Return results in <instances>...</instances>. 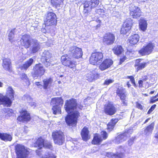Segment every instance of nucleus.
I'll use <instances>...</instances> for the list:
<instances>
[{"label": "nucleus", "mask_w": 158, "mask_h": 158, "mask_svg": "<svg viewBox=\"0 0 158 158\" xmlns=\"http://www.w3.org/2000/svg\"><path fill=\"white\" fill-rule=\"evenodd\" d=\"M83 108L81 104H78L77 100L71 98L65 101L64 108L68 114L65 118V121L69 127H76L81 116L79 110H81Z\"/></svg>", "instance_id": "obj_1"}, {"label": "nucleus", "mask_w": 158, "mask_h": 158, "mask_svg": "<svg viewBox=\"0 0 158 158\" xmlns=\"http://www.w3.org/2000/svg\"><path fill=\"white\" fill-rule=\"evenodd\" d=\"M83 52L82 49L76 46L70 47L68 54L63 55L60 57V62L64 66L73 71L76 70L77 62L72 59L71 56L78 59L82 57Z\"/></svg>", "instance_id": "obj_2"}, {"label": "nucleus", "mask_w": 158, "mask_h": 158, "mask_svg": "<svg viewBox=\"0 0 158 158\" xmlns=\"http://www.w3.org/2000/svg\"><path fill=\"white\" fill-rule=\"evenodd\" d=\"M15 91L11 86H9L6 90V94L3 95L0 93V105L10 107L11 105L12 101L14 100Z\"/></svg>", "instance_id": "obj_3"}, {"label": "nucleus", "mask_w": 158, "mask_h": 158, "mask_svg": "<svg viewBox=\"0 0 158 158\" xmlns=\"http://www.w3.org/2000/svg\"><path fill=\"white\" fill-rule=\"evenodd\" d=\"M34 144V147L38 148L39 150H41L43 148L50 151H52L53 149L52 142L45 139L42 136H40L36 139Z\"/></svg>", "instance_id": "obj_4"}, {"label": "nucleus", "mask_w": 158, "mask_h": 158, "mask_svg": "<svg viewBox=\"0 0 158 158\" xmlns=\"http://www.w3.org/2000/svg\"><path fill=\"white\" fill-rule=\"evenodd\" d=\"M56 14L52 11H48L44 18V24L45 27H56L57 23Z\"/></svg>", "instance_id": "obj_5"}, {"label": "nucleus", "mask_w": 158, "mask_h": 158, "mask_svg": "<svg viewBox=\"0 0 158 158\" xmlns=\"http://www.w3.org/2000/svg\"><path fill=\"white\" fill-rule=\"evenodd\" d=\"M29 150V149L20 144H17L15 147L17 158H28V156L30 153Z\"/></svg>", "instance_id": "obj_6"}, {"label": "nucleus", "mask_w": 158, "mask_h": 158, "mask_svg": "<svg viewBox=\"0 0 158 158\" xmlns=\"http://www.w3.org/2000/svg\"><path fill=\"white\" fill-rule=\"evenodd\" d=\"M103 58L104 55L103 53L95 51L91 53L89 57V63L94 65H99L103 60Z\"/></svg>", "instance_id": "obj_7"}, {"label": "nucleus", "mask_w": 158, "mask_h": 158, "mask_svg": "<svg viewBox=\"0 0 158 158\" xmlns=\"http://www.w3.org/2000/svg\"><path fill=\"white\" fill-rule=\"evenodd\" d=\"M52 136L55 144L61 145L64 142L65 135L61 130H56L52 134Z\"/></svg>", "instance_id": "obj_8"}, {"label": "nucleus", "mask_w": 158, "mask_h": 158, "mask_svg": "<svg viewBox=\"0 0 158 158\" xmlns=\"http://www.w3.org/2000/svg\"><path fill=\"white\" fill-rule=\"evenodd\" d=\"M45 69L40 63L36 64L33 66L31 75L34 79H37L39 77H41L44 75Z\"/></svg>", "instance_id": "obj_9"}, {"label": "nucleus", "mask_w": 158, "mask_h": 158, "mask_svg": "<svg viewBox=\"0 0 158 158\" xmlns=\"http://www.w3.org/2000/svg\"><path fill=\"white\" fill-rule=\"evenodd\" d=\"M20 115L17 118V120L20 122L28 123L30 121L32 118L30 113L26 109H22L19 111Z\"/></svg>", "instance_id": "obj_10"}, {"label": "nucleus", "mask_w": 158, "mask_h": 158, "mask_svg": "<svg viewBox=\"0 0 158 158\" xmlns=\"http://www.w3.org/2000/svg\"><path fill=\"white\" fill-rule=\"evenodd\" d=\"M133 25V20L131 18L126 19L121 28L120 33L123 35L126 34L131 30Z\"/></svg>", "instance_id": "obj_11"}, {"label": "nucleus", "mask_w": 158, "mask_h": 158, "mask_svg": "<svg viewBox=\"0 0 158 158\" xmlns=\"http://www.w3.org/2000/svg\"><path fill=\"white\" fill-rule=\"evenodd\" d=\"M154 47V44L149 42L141 48L138 51V53L142 56L148 55L152 52Z\"/></svg>", "instance_id": "obj_12"}, {"label": "nucleus", "mask_w": 158, "mask_h": 158, "mask_svg": "<svg viewBox=\"0 0 158 158\" xmlns=\"http://www.w3.org/2000/svg\"><path fill=\"white\" fill-rule=\"evenodd\" d=\"M129 15L133 19H137L142 15V12L140 8L135 6L129 8Z\"/></svg>", "instance_id": "obj_13"}, {"label": "nucleus", "mask_w": 158, "mask_h": 158, "mask_svg": "<svg viewBox=\"0 0 158 158\" xmlns=\"http://www.w3.org/2000/svg\"><path fill=\"white\" fill-rule=\"evenodd\" d=\"M116 95L121 100L122 103L124 106H127L126 102L127 94L125 88L123 87L118 88L116 90Z\"/></svg>", "instance_id": "obj_14"}, {"label": "nucleus", "mask_w": 158, "mask_h": 158, "mask_svg": "<svg viewBox=\"0 0 158 158\" xmlns=\"http://www.w3.org/2000/svg\"><path fill=\"white\" fill-rule=\"evenodd\" d=\"M115 39L114 35L110 32L106 33L103 37L102 42L107 45H111L114 43Z\"/></svg>", "instance_id": "obj_15"}, {"label": "nucleus", "mask_w": 158, "mask_h": 158, "mask_svg": "<svg viewBox=\"0 0 158 158\" xmlns=\"http://www.w3.org/2000/svg\"><path fill=\"white\" fill-rule=\"evenodd\" d=\"M113 64V60L109 58L105 59L99 64V69L102 71H104L110 68Z\"/></svg>", "instance_id": "obj_16"}, {"label": "nucleus", "mask_w": 158, "mask_h": 158, "mask_svg": "<svg viewBox=\"0 0 158 158\" xmlns=\"http://www.w3.org/2000/svg\"><path fill=\"white\" fill-rule=\"evenodd\" d=\"M117 111V109L110 102L104 106V112L107 115L110 116L114 114Z\"/></svg>", "instance_id": "obj_17"}, {"label": "nucleus", "mask_w": 158, "mask_h": 158, "mask_svg": "<svg viewBox=\"0 0 158 158\" xmlns=\"http://www.w3.org/2000/svg\"><path fill=\"white\" fill-rule=\"evenodd\" d=\"M22 45L25 48L27 49L31 45V39L30 35L25 34L22 36L21 39Z\"/></svg>", "instance_id": "obj_18"}, {"label": "nucleus", "mask_w": 158, "mask_h": 158, "mask_svg": "<svg viewBox=\"0 0 158 158\" xmlns=\"http://www.w3.org/2000/svg\"><path fill=\"white\" fill-rule=\"evenodd\" d=\"M142 60V59L139 58L135 60L134 66L135 68V72H138L144 69L147 66L148 63L146 62L141 63Z\"/></svg>", "instance_id": "obj_19"}, {"label": "nucleus", "mask_w": 158, "mask_h": 158, "mask_svg": "<svg viewBox=\"0 0 158 158\" xmlns=\"http://www.w3.org/2000/svg\"><path fill=\"white\" fill-rule=\"evenodd\" d=\"M2 66L6 71L10 73L12 72V64L10 58H4L2 60Z\"/></svg>", "instance_id": "obj_20"}, {"label": "nucleus", "mask_w": 158, "mask_h": 158, "mask_svg": "<svg viewBox=\"0 0 158 158\" xmlns=\"http://www.w3.org/2000/svg\"><path fill=\"white\" fill-rule=\"evenodd\" d=\"M81 135L84 141H87L90 139V134L88 127L85 126L83 127L81 132Z\"/></svg>", "instance_id": "obj_21"}, {"label": "nucleus", "mask_w": 158, "mask_h": 158, "mask_svg": "<svg viewBox=\"0 0 158 158\" xmlns=\"http://www.w3.org/2000/svg\"><path fill=\"white\" fill-rule=\"evenodd\" d=\"M43 85L42 87L44 89L48 91L51 90V87L52 86L53 79L51 77L44 79L43 80Z\"/></svg>", "instance_id": "obj_22"}, {"label": "nucleus", "mask_w": 158, "mask_h": 158, "mask_svg": "<svg viewBox=\"0 0 158 158\" xmlns=\"http://www.w3.org/2000/svg\"><path fill=\"white\" fill-rule=\"evenodd\" d=\"M119 121L118 118H112L107 124L106 129L109 132L112 131Z\"/></svg>", "instance_id": "obj_23"}, {"label": "nucleus", "mask_w": 158, "mask_h": 158, "mask_svg": "<svg viewBox=\"0 0 158 158\" xmlns=\"http://www.w3.org/2000/svg\"><path fill=\"white\" fill-rule=\"evenodd\" d=\"M33 44L31 49V53L34 54L38 52L40 48V45L37 40L32 39Z\"/></svg>", "instance_id": "obj_24"}, {"label": "nucleus", "mask_w": 158, "mask_h": 158, "mask_svg": "<svg viewBox=\"0 0 158 158\" xmlns=\"http://www.w3.org/2000/svg\"><path fill=\"white\" fill-rule=\"evenodd\" d=\"M103 140L98 133L94 134L93 139L91 141L92 144L95 145H99L101 144Z\"/></svg>", "instance_id": "obj_25"}, {"label": "nucleus", "mask_w": 158, "mask_h": 158, "mask_svg": "<svg viewBox=\"0 0 158 158\" xmlns=\"http://www.w3.org/2000/svg\"><path fill=\"white\" fill-rule=\"evenodd\" d=\"M154 128V123H151L146 126L144 130V134L146 136H148L152 134Z\"/></svg>", "instance_id": "obj_26"}, {"label": "nucleus", "mask_w": 158, "mask_h": 158, "mask_svg": "<svg viewBox=\"0 0 158 158\" xmlns=\"http://www.w3.org/2000/svg\"><path fill=\"white\" fill-rule=\"evenodd\" d=\"M34 62V60L33 58H29L20 66V69L27 70L32 64Z\"/></svg>", "instance_id": "obj_27"}, {"label": "nucleus", "mask_w": 158, "mask_h": 158, "mask_svg": "<svg viewBox=\"0 0 158 158\" xmlns=\"http://www.w3.org/2000/svg\"><path fill=\"white\" fill-rule=\"evenodd\" d=\"M114 54L117 56L121 55L124 52V49L121 45L115 46L112 49Z\"/></svg>", "instance_id": "obj_28"}, {"label": "nucleus", "mask_w": 158, "mask_h": 158, "mask_svg": "<svg viewBox=\"0 0 158 158\" xmlns=\"http://www.w3.org/2000/svg\"><path fill=\"white\" fill-rule=\"evenodd\" d=\"M51 102L54 105L62 106L63 104L64 100L61 97L53 98L51 99Z\"/></svg>", "instance_id": "obj_29"}, {"label": "nucleus", "mask_w": 158, "mask_h": 158, "mask_svg": "<svg viewBox=\"0 0 158 158\" xmlns=\"http://www.w3.org/2000/svg\"><path fill=\"white\" fill-rule=\"evenodd\" d=\"M139 37L137 34L131 35L128 40L129 42L132 45L136 44L139 40Z\"/></svg>", "instance_id": "obj_30"}, {"label": "nucleus", "mask_w": 158, "mask_h": 158, "mask_svg": "<svg viewBox=\"0 0 158 158\" xmlns=\"http://www.w3.org/2000/svg\"><path fill=\"white\" fill-rule=\"evenodd\" d=\"M12 138L11 135L7 133L0 132V139L5 142L11 141Z\"/></svg>", "instance_id": "obj_31"}, {"label": "nucleus", "mask_w": 158, "mask_h": 158, "mask_svg": "<svg viewBox=\"0 0 158 158\" xmlns=\"http://www.w3.org/2000/svg\"><path fill=\"white\" fill-rule=\"evenodd\" d=\"M99 76V74L98 73L95 72H91L88 75L87 80L90 82H92L98 78Z\"/></svg>", "instance_id": "obj_32"}, {"label": "nucleus", "mask_w": 158, "mask_h": 158, "mask_svg": "<svg viewBox=\"0 0 158 158\" xmlns=\"http://www.w3.org/2000/svg\"><path fill=\"white\" fill-rule=\"evenodd\" d=\"M64 0H51L50 2L52 6L57 9L63 4Z\"/></svg>", "instance_id": "obj_33"}, {"label": "nucleus", "mask_w": 158, "mask_h": 158, "mask_svg": "<svg viewBox=\"0 0 158 158\" xmlns=\"http://www.w3.org/2000/svg\"><path fill=\"white\" fill-rule=\"evenodd\" d=\"M139 26L141 30L145 31L146 30L147 27L146 21L143 18H141L139 23Z\"/></svg>", "instance_id": "obj_34"}, {"label": "nucleus", "mask_w": 158, "mask_h": 158, "mask_svg": "<svg viewBox=\"0 0 158 158\" xmlns=\"http://www.w3.org/2000/svg\"><path fill=\"white\" fill-rule=\"evenodd\" d=\"M52 110L53 113L55 115L61 114V107L59 106L54 105L52 106Z\"/></svg>", "instance_id": "obj_35"}, {"label": "nucleus", "mask_w": 158, "mask_h": 158, "mask_svg": "<svg viewBox=\"0 0 158 158\" xmlns=\"http://www.w3.org/2000/svg\"><path fill=\"white\" fill-rule=\"evenodd\" d=\"M100 1L99 0H90V5L91 9L96 7L98 5Z\"/></svg>", "instance_id": "obj_36"}, {"label": "nucleus", "mask_w": 158, "mask_h": 158, "mask_svg": "<svg viewBox=\"0 0 158 158\" xmlns=\"http://www.w3.org/2000/svg\"><path fill=\"white\" fill-rule=\"evenodd\" d=\"M100 133L101 135L100 137L102 140H105L107 139L108 137V134L106 131L102 130L100 132Z\"/></svg>", "instance_id": "obj_37"}, {"label": "nucleus", "mask_w": 158, "mask_h": 158, "mask_svg": "<svg viewBox=\"0 0 158 158\" xmlns=\"http://www.w3.org/2000/svg\"><path fill=\"white\" fill-rule=\"evenodd\" d=\"M125 79H130V81L132 84L135 87H137V85L136 84L135 78L133 76H127L125 78Z\"/></svg>", "instance_id": "obj_38"}, {"label": "nucleus", "mask_w": 158, "mask_h": 158, "mask_svg": "<svg viewBox=\"0 0 158 158\" xmlns=\"http://www.w3.org/2000/svg\"><path fill=\"white\" fill-rule=\"evenodd\" d=\"M95 22L98 23L94 27V28L95 30H98L103 25L102 21L100 20L99 18H98L95 20Z\"/></svg>", "instance_id": "obj_39"}, {"label": "nucleus", "mask_w": 158, "mask_h": 158, "mask_svg": "<svg viewBox=\"0 0 158 158\" xmlns=\"http://www.w3.org/2000/svg\"><path fill=\"white\" fill-rule=\"evenodd\" d=\"M22 99L24 101H26L28 103L33 100L31 97L28 94L24 95L22 97Z\"/></svg>", "instance_id": "obj_40"}, {"label": "nucleus", "mask_w": 158, "mask_h": 158, "mask_svg": "<svg viewBox=\"0 0 158 158\" xmlns=\"http://www.w3.org/2000/svg\"><path fill=\"white\" fill-rule=\"evenodd\" d=\"M136 107L137 108L143 110L144 106L142 105L139 102H135Z\"/></svg>", "instance_id": "obj_41"}, {"label": "nucleus", "mask_w": 158, "mask_h": 158, "mask_svg": "<svg viewBox=\"0 0 158 158\" xmlns=\"http://www.w3.org/2000/svg\"><path fill=\"white\" fill-rule=\"evenodd\" d=\"M6 113V115L9 117L11 116L14 114L13 110L10 108L7 109Z\"/></svg>", "instance_id": "obj_42"}, {"label": "nucleus", "mask_w": 158, "mask_h": 158, "mask_svg": "<svg viewBox=\"0 0 158 158\" xmlns=\"http://www.w3.org/2000/svg\"><path fill=\"white\" fill-rule=\"evenodd\" d=\"M156 106V104H154L152 106L147 112V114H149L154 110Z\"/></svg>", "instance_id": "obj_43"}, {"label": "nucleus", "mask_w": 158, "mask_h": 158, "mask_svg": "<svg viewBox=\"0 0 158 158\" xmlns=\"http://www.w3.org/2000/svg\"><path fill=\"white\" fill-rule=\"evenodd\" d=\"M123 151L124 152H120L117 153L116 155L117 157L118 158H123L124 156H125V150L123 148Z\"/></svg>", "instance_id": "obj_44"}, {"label": "nucleus", "mask_w": 158, "mask_h": 158, "mask_svg": "<svg viewBox=\"0 0 158 158\" xmlns=\"http://www.w3.org/2000/svg\"><path fill=\"white\" fill-rule=\"evenodd\" d=\"M158 101V98H156V96H152L150 98L149 102L150 103H153Z\"/></svg>", "instance_id": "obj_45"}, {"label": "nucleus", "mask_w": 158, "mask_h": 158, "mask_svg": "<svg viewBox=\"0 0 158 158\" xmlns=\"http://www.w3.org/2000/svg\"><path fill=\"white\" fill-rule=\"evenodd\" d=\"M114 82V80L111 79H106L105 80L104 82L103 83V85H108L110 84L113 83Z\"/></svg>", "instance_id": "obj_46"}, {"label": "nucleus", "mask_w": 158, "mask_h": 158, "mask_svg": "<svg viewBox=\"0 0 158 158\" xmlns=\"http://www.w3.org/2000/svg\"><path fill=\"white\" fill-rule=\"evenodd\" d=\"M14 33L12 32H11L8 35L9 40L11 42L14 41Z\"/></svg>", "instance_id": "obj_47"}, {"label": "nucleus", "mask_w": 158, "mask_h": 158, "mask_svg": "<svg viewBox=\"0 0 158 158\" xmlns=\"http://www.w3.org/2000/svg\"><path fill=\"white\" fill-rule=\"evenodd\" d=\"M127 59V57L125 56H123L119 59V64H121L123 63Z\"/></svg>", "instance_id": "obj_48"}, {"label": "nucleus", "mask_w": 158, "mask_h": 158, "mask_svg": "<svg viewBox=\"0 0 158 158\" xmlns=\"http://www.w3.org/2000/svg\"><path fill=\"white\" fill-rule=\"evenodd\" d=\"M143 80H140L138 81V87L139 88L143 87Z\"/></svg>", "instance_id": "obj_49"}, {"label": "nucleus", "mask_w": 158, "mask_h": 158, "mask_svg": "<svg viewBox=\"0 0 158 158\" xmlns=\"http://www.w3.org/2000/svg\"><path fill=\"white\" fill-rule=\"evenodd\" d=\"M20 78L22 80H27V77L25 73H23L21 75Z\"/></svg>", "instance_id": "obj_50"}, {"label": "nucleus", "mask_w": 158, "mask_h": 158, "mask_svg": "<svg viewBox=\"0 0 158 158\" xmlns=\"http://www.w3.org/2000/svg\"><path fill=\"white\" fill-rule=\"evenodd\" d=\"M48 158H56V156L53 153L51 154L48 152Z\"/></svg>", "instance_id": "obj_51"}, {"label": "nucleus", "mask_w": 158, "mask_h": 158, "mask_svg": "<svg viewBox=\"0 0 158 158\" xmlns=\"http://www.w3.org/2000/svg\"><path fill=\"white\" fill-rule=\"evenodd\" d=\"M35 84L36 85L38 86V88H40V89H42L41 87L42 86V85L41 84H40V82H35Z\"/></svg>", "instance_id": "obj_52"}, {"label": "nucleus", "mask_w": 158, "mask_h": 158, "mask_svg": "<svg viewBox=\"0 0 158 158\" xmlns=\"http://www.w3.org/2000/svg\"><path fill=\"white\" fill-rule=\"evenodd\" d=\"M142 79L141 80H143V81H146L148 79V76L146 75H145L142 76Z\"/></svg>", "instance_id": "obj_53"}, {"label": "nucleus", "mask_w": 158, "mask_h": 158, "mask_svg": "<svg viewBox=\"0 0 158 158\" xmlns=\"http://www.w3.org/2000/svg\"><path fill=\"white\" fill-rule=\"evenodd\" d=\"M31 102H30L29 103V105L31 106H35L36 104V103L35 102H32L31 101Z\"/></svg>", "instance_id": "obj_54"}, {"label": "nucleus", "mask_w": 158, "mask_h": 158, "mask_svg": "<svg viewBox=\"0 0 158 158\" xmlns=\"http://www.w3.org/2000/svg\"><path fill=\"white\" fill-rule=\"evenodd\" d=\"M89 10L87 8H84L83 13L84 14H87L89 13Z\"/></svg>", "instance_id": "obj_55"}, {"label": "nucleus", "mask_w": 158, "mask_h": 158, "mask_svg": "<svg viewBox=\"0 0 158 158\" xmlns=\"http://www.w3.org/2000/svg\"><path fill=\"white\" fill-rule=\"evenodd\" d=\"M124 0H114V2L116 4H118L123 2Z\"/></svg>", "instance_id": "obj_56"}, {"label": "nucleus", "mask_w": 158, "mask_h": 158, "mask_svg": "<svg viewBox=\"0 0 158 158\" xmlns=\"http://www.w3.org/2000/svg\"><path fill=\"white\" fill-rule=\"evenodd\" d=\"M154 137V138L156 139L157 142H158V130L155 133Z\"/></svg>", "instance_id": "obj_57"}, {"label": "nucleus", "mask_w": 158, "mask_h": 158, "mask_svg": "<svg viewBox=\"0 0 158 158\" xmlns=\"http://www.w3.org/2000/svg\"><path fill=\"white\" fill-rule=\"evenodd\" d=\"M40 158H48V152L47 154H45L41 156Z\"/></svg>", "instance_id": "obj_58"}, {"label": "nucleus", "mask_w": 158, "mask_h": 158, "mask_svg": "<svg viewBox=\"0 0 158 158\" xmlns=\"http://www.w3.org/2000/svg\"><path fill=\"white\" fill-rule=\"evenodd\" d=\"M36 153V154L38 156H40L41 155V151L38 150H36L35 151Z\"/></svg>", "instance_id": "obj_59"}, {"label": "nucleus", "mask_w": 158, "mask_h": 158, "mask_svg": "<svg viewBox=\"0 0 158 158\" xmlns=\"http://www.w3.org/2000/svg\"><path fill=\"white\" fill-rule=\"evenodd\" d=\"M127 51L130 52H132L134 51V49L133 48L131 49H127Z\"/></svg>", "instance_id": "obj_60"}, {"label": "nucleus", "mask_w": 158, "mask_h": 158, "mask_svg": "<svg viewBox=\"0 0 158 158\" xmlns=\"http://www.w3.org/2000/svg\"><path fill=\"white\" fill-rule=\"evenodd\" d=\"M89 7V5L88 4L85 3L84 6V8H87Z\"/></svg>", "instance_id": "obj_61"}, {"label": "nucleus", "mask_w": 158, "mask_h": 158, "mask_svg": "<svg viewBox=\"0 0 158 158\" xmlns=\"http://www.w3.org/2000/svg\"><path fill=\"white\" fill-rule=\"evenodd\" d=\"M126 84L127 85V87L128 88H129L131 86V84L130 83V82L129 81H127V82Z\"/></svg>", "instance_id": "obj_62"}, {"label": "nucleus", "mask_w": 158, "mask_h": 158, "mask_svg": "<svg viewBox=\"0 0 158 158\" xmlns=\"http://www.w3.org/2000/svg\"><path fill=\"white\" fill-rule=\"evenodd\" d=\"M151 119L150 118H148L144 122L143 124H145L147 123L149 120H150Z\"/></svg>", "instance_id": "obj_63"}, {"label": "nucleus", "mask_w": 158, "mask_h": 158, "mask_svg": "<svg viewBox=\"0 0 158 158\" xmlns=\"http://www.w3.org/2000/svg\"><path fill=\"white\" fill-rule=\"evenodd\" d=\"M155 92V91L153 90V91H151L149 93V94H153Z\"/></svg>", "instance_id": "obj_64"}]
</instances>
